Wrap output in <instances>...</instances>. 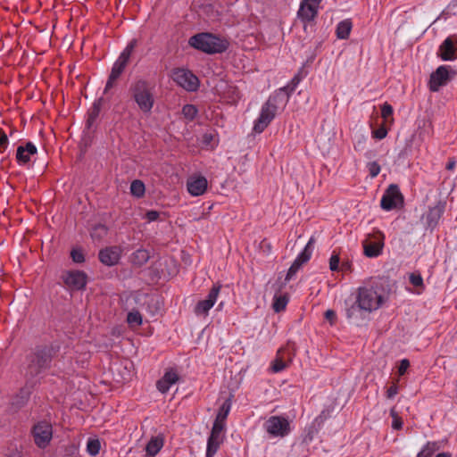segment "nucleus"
Listing matches in <instances>:
<instances>
[{
    "label": "nucleus",
    "mask_w": 457,
    "mask_h": 457,
    "mask_svg": "<svg viewBox=\"0 0 457 457\" xmlns=\"http://www.w3.org/2000/svg\"><path fill=\"white\" fill-rule=\"evenodd\" d=\"M301 77L298 74H295L292 79L288 82V84L285 87H283L287 91H288L289 95H292V93L296 89L297 86L299 85L301 81Z\"/></svg>",
    "instance_id": "obj_37"
},
{
    "label": "nucleus",
    "mask_w": 457,
    "mask_h": 457,
    "mask_svg": "<svg viewBox=\"0 0 457 457\" xmlns=\"http://www.w3.org/2000/svg\"><path fill=\"white\" fill-rule=\"evenodd\" d=\"M373 137L377 139H383L386 137L387 135V130L385 127H380L377 129H375L373 132Z\"/></svg>",
    "instance_id": "obj_48"
},
{
    "label": "nucleus",
    "mask_w": 457,
    "mask_h": 457,
    "mask_svg": "<svg viewBox=\"0 0 457 457\" xmlns=\"http://www.w3.org/2000/svg\"><path fill=\"white\" fill-rule=\"evenodd\" d=\"M456 71L448 65H441L430 75L429 89L437 92L441 87L445 86L454 76Z\"/></svg>",
    "instance_id": "obj_10"
},
{
    "label": "nucleus",
    "mask_w": 457,
    "mask_h": 457,
    "mask_svg": "<svg viewBox=\"0 0 457 457\" xmlns=\"http://www.w3.org/2000/svg\"><path fill=\"white\" fill-rule=\"evenodd\" d=\"M263 428L271 437H284L291 431L288 420L277 415L270 416L264 422Z\"/></svg>",
    "instance_id": "obj_7"
},
{
    "label": "nucleus",
    "mask_w": 457,
    "mask_h": 457,
    "mask_svg": "<svg viewBox=\"0 0 457 457\" xmlns=\"http://www.w3.org/2000/svg\"><path fill=\"white\" fill-rule=\"evenodd\" d=\"M100 262L106 266L116 265L120 259V249L117 246H110L100 250L98 253Z\"/></svg>",
    "instance_id": "obj_21"
},
{
    "label": "nucleus",
    "mask_w": 457,
    "mask_h": 457,
    "mask_svg": "<svg viewBox=\"0 0 457 457\" xmlns=\"http://www.w3.org/2000/svg\"><path fill=\"white\" fill-rule=\"evenodd\" d=\"M64 284L71 290L84 289L87 285V274L81 270H69L62 276Z\"/></svg>",
    "instance_id": "obj_14"
},
{
    "label": "nucleus",
    "mask_w": 457,
    "mask_h": 457,
    "mask_svg": "<svg viewBox=\"0 0 457 457\" xmlns=\"http://www.w3.org/2000/svg\"><path fill=\"white\" fill-rule=\"evenodd\" d=\"M208 440L212 441V442H217V443L222 444L223 440H224V435H219V434L211 432L210 436L208 437Z\"/></svg>",
    "instance_id": "obj_53"
},
{
    "label": "nucleus",
    "mask_w": 457,
    "mask_h": 457,
    "mask_svg": "<svg viewBox=\"0 0 457 457\" xmlns=\"http://www.w3.org/2000/svg\"><path fill=\"white\" fill-rule=\"evenodd\" d=\"M60 351L58 344L37 345L26 355L21 372L24 380L36 385L41 383L46 374L52 369L54 359Z\"/></svg>",
    "instance_id": "obj_1"
},
{
    "label": "nucleus",
    "mask_w": 457,
    "mask_h": 457,
    "mask_svg": "<svg viewBox=\"0 0 457 457\" xmlns=\"http://www.w3.org/2000/svg\"><path fill=\"white\" fill-rule=\"evenodd\" d=\"M445 201H438L435 206L429 208L425 217L427 228L433 231L437 227L445 211Z\"/></svg>",
    "instance_id": "obj_18"
},
{
    "label": "nucleus",
    "mask_w": 457,
    "mask_h": 457,
    "mask_svg": "<svg viewBox=\"0 0 457 457\" xmlns=\"http://www.w3.org/2000/svg\"><path fill=\"white\" fill-rule=\"evenodd\" d=\"M303 2H310V3H313V4H320V1L321 0H303Z\"/></svg>",
    "instance_id": "obj_59"
},
{
    "label": "nucleus",
    "mask_w": 457,
    "mask_h": 457,
    "mask_svg": "<svg viewBox=\"0 0 457 457\" xmlns=\"http://www.w3.org/2000/svg\"><path fill=\"white\" fill-rule=\"evenodd\" d=\"M313 239L311 238L303 250L297 255L295 262H298L301 266L306 263L312 257V250H313Z\"/></svg>",
    "instance_id": "obj_27"
},
{
    "label": "nucleus",
    "mask_w": 457,
    "mask_h": 457,
    "mask_svg": "<svg viewBox=\"0 0 457 457\" xmlns=\"http://www.w3.org/2000/svg\"><path fill=\"white\" fill-rule=\"evenodd\" d=\"M159 216H160L159 212L154 211V210L147 211L145 213V219L147 220L148 222L157 220Z\"/></svg>",
    "instance_id": "obj_50"
},
{
    "label": "nucleus",
    "mask_w": 457,
    "mask_h": 457,
    "mask_svg": "<svg viewBox=\"0 0 457 457\" xmlns=\"http://www.w3.org/2000/svg\"><path fill=\"white\" fill-rule=\"evenodd\" d=\"M339 263H340V258L337 253L333 252V254L331 255L329 259V269L332 271H337L339 269Z\"/></svg>",
    "instance_id": "obj_45"
},
{
    "label": "nucleus",
    "mask_w": 457,
    "mask_h": 457,
    "mask_svg": "<svg viewBox=\"0 0 457 457\" xmlns=\"http://www.w3.org/2000/svg\"><path fill=\"white\" fill-rule=\"evenodd\" d=\"M435 457H452V454L450 453H437Z\"/></svg>",
    "instance_id": "obj_58"
},
{
    "label": "nucleus",
    "mask_w": 457,
    "mask_h": 457,
    "mask_svg": "<svg viewBox=\"0 0 457 457\" xmlns=\"http://www.w3.org/2000/svg\"><path fill=\"white\" fill-rule=\"evenodd\" d=\"M145 184L139 180L135 179L130 184V193L137 198H141L145 195Z\"/></svg>",
    "instance_id": "obj_32"
},
{
    "label": "nucleus",
    "mask_w": 457,
    "mask_h": 457,
    "mask_svg": "<svg viewBox=\"0 0 457 457\" xmlns=\"http://www.w3.org/2000/svg\"><path fill=\"white\" fill-rule=\"evenodd\" d=\"M384 296L372 285H365L357 289L355 301L345 304V316L350 323L361 326L367 314L380 308Z\"/></svg>",
    "instance_id": "obj_2"
},
{
    "label": "nucleus",
    "mask_w": 457,
    "mask_h": 457,
    "mask_svg": "<svg viewBox=\"0 0 457 457\" xmlns=\"http://www.w3.org/2000/svg\"><path fill=\"white\" fill-rule=\"evenodd\" d=\"M378 236L379 238L374 241H365L363 243L364 254L367 257L374 258L381 254L384 246V242L382 234L379 233Z\"/></svg>",
    "instance_id": "obj_23"
},
{
    "label": "nucleus",
    "mask_w": 457,
    "mask_h": 457,
    "mask_svg": "<svg viewBox=\"0 0 457 457\" xmlns=\"http://www.w3.org/2000/svg\"><path fill=\"white\" fill-rule=\"evenodd\" d=\"M410 367V361L409 360L407 359H403L401 361H400V365L398 367V373L400 376H403L407 369Z\"/></svg>",
    "instance_id": "obj_51"
},
{
    "label": "nucleus",
    "mask_w": 457,
    "mask_h": 457,
    "mask_svg": "<svg viewBox=\"0 0 457 457\" xmlns=\"http://www.w3.org/2000/svg\"><path fill=\"white\" fill-rule=\"evenodd\" d=\"M220 443L207 440L206 457H213L220 449Z\"/></svg>",
    "instance_id": "obj_38"
},
{
    "label": "nucleus",
    "mask_w": 457,
    "mask_h": 457,
    "mask_svg": "<svg viewBox=\"0 0 457 457\" xmlns=\"http://www.w3.org/2000/svg\"><path fill=\"white\" fill-rule=\"evenodd\" d=\"M181 112L187 120L193 121L197 116L198 109L195 105L187 104L182 107Z\"/></svg>",
    "instance_id": "obj_34"
},
{
    "label": "nucleus",
    "mask_w": 457,
    "mask_h": 457,
    "mask_svg": "<svg viewBox=\"0 0 457 457\" xmlns=\"http://www.w3.org/2000/svg\"><path fill=\"white\" fill-rule=\"evenodd\" d=\"M324 316L325 319L330 322V324H334L337 320L336 312L333 310H327Z\"/></svg>",
    "instance_id": "obj_52"
},
{
    "label": "nucleus",
    "mask_w": 457,
    "mask_h": 457,
    "mask_svg": "<svg viewBox=\"0 0 457 457\" xmlns=\"http://www.w3.org/2000/svg\"><path fill=\"white\" fill-rule=\"evenodd\" d=\"M137 46V40L136 38L130 40L123 51L120 54L117 60L114 62L111 73L108 77L107 82L104 87V94H106L115 84L117 79L124 72L131 54Z\"/></svg>",
    "instance_id": "obj_5"
},
{
    "label": "nucleus",
    "mask_w": 457,
    "mask_h": 457,
    "mask_svg": "<svg viewBox=\"0 0 457 457\" xmlns=\"http://www.w3.org/2000/svg\"><path fill=\"white\" fill-rule=\"evenodd\" d=\"M71 257L72 261L76 263H82L85 262V256L81 250L73 249L71 252Z\"/></svg>",
    "instance_id": "obj_44"
},
{
    "label": "nucleus",
    "mask_w": 457,
    "mask_h": 457,
    "mask_svg": "<svg viewBox=\"0 0 457 457\" xmlns=\"http://www.w3.org/2000/svg\"><path fill=\"white\" fill-rule=\"evenodd\" d=\"M288 302H289V298L287 295H275L273 297V303H272V308H273L274 312L277 313L283 312L286 309Z\"/></svg>",
    "instance_id": "obj_30"
},
{
    "label": "nucleus",
    "mask_w": 457,
    "mask_h": 457,
    "mask_svg": "<svg viewBox=\"0 0 457 457\" xmlns=\"http://www.w3.org/2000/svg\"><path fill=\"white\" fill-rule=\"evenodd\" d=\"M391 415L393 416L392 428L394 429L399 430L403 428V420L397 415L395 414L394 411H391Z\"/></svg>",
    "instance_id": "obj_49"
},
{
    "label": "nucleus",
    "mask_w": 457,
    "mask_h": 457,
    "mask_svg": "<svg viewBox=\"0 0 457 457\" xmlns=\"http://www.w3.org/2000/svg\"><path fill=\"white\" fill-rule=\"evenodd\" d=\"M188 44L195 49L208 54L224 53L229 46V42L226 38L208 32L192 36Z\"/></svg>",
    "instance_id": "obj_4"
},
{
    "label": "nucleus",
    "mask_w": 457,
    "mask_h": 457,
    "mask_svg": "<svg viewBox=\"0 0 457 457\" xmlns=\"http://www.w3.org/2000/svg\"><path fill=\"white\" fill-rule=\"evenodd\" d=\"M203 144L206 146L213 147L216 145L215 136L212 133L204 134Z\"/></svg>",
    "instance_id": "obj_46"
},
{
    "label": "nucleus",
    "mask_w": 457,
    "mask_h": 457,
    "mask_svg": "<svg viewBox=\"0 0 457 457\" xmlns=\"http://www.w3.org/2000/svg\"><path fill=\"white\" fill-rule=\"evenodd\" d=\"M221 286L219 284L213 285L208 293L205 299L200 300L195 306L194 312L196 316L206 317L209 311L213 307L218 300Z\"/></svg>",
    "instance_id": "obj_13"
},
{
    "label": "nucleus",
    "mask_w": 457,
    "mask_h": 457,
    "mask_svg": "<svg viewBox=\"0 0 457 457\" xmlns=\"http://www.w3.org/2000/svg\"><path fill=\"white\" fill-rule=\"evenodd\" d=\"M301 267L302 266L298 262H295L294 261V262L292 263V265L288 269V271L287 273L285 280L287 282L291 280L293 278V277L297 273V271L301 269Z\"/></svg>",
    "instance_id": "obj_43"
},
{
    "label": "nucleus",
    "mask_w": 457,
    "mask_h": 457,
    "mask_svg": "<svg viewBox=\"0 0 457 457\" xmlns=\"http://www.w3.org/2000/svg\"><path fill=\"white\" fill-rule=\"evenodd\" d=\"M378 173H370V176H371V178L373 179V178L377 177V175H378Z\"/></svg>",
    "instance_id": "obj_61"
},
{
    "label": "nucleus",
    "mask_w": 457,
    "mask_h": 457,
    "mask_svg": "<svg viewBox=\"0 0 457 457\" xmlns=\"http://www.w3.org/2000/svg\"><path fill=\"white\" fill-rule=\"evenodd\" d=\"M5 457H24V455L21 450L15 447L13 449H10L5 454Z\"/></svg>",
    "instance_id": "obj_54"
},
{
    "label": "nucleus",
    "mask_w": 457,
    "mask_h": 457,
    "mask_svg": "<svg viewBox=\"0 0 457 457\" xmlns=\"http://www.w3.org/2000/svg\"><path fill=\"white\" fill-rule=\"evenodd\" d=\"M104 98L99 97L93 103L92 106L87 112V119L86 122V129H91L96 123V120L99 117L103 104Z\"/></svg>",
    "instance_id": "obj_24"
},
{
    "label": "nucleus",
    "mask_w": 457,
    "mask_h": 457,
    "mask_svg": "<svg viewBox=\"0 0 457 457\" xmlns=\"http://www.w3.org/2000/svg\"><path fill=\"white\" fill-rule=\"evenodd\" d=\"M16 162L20 166L27 169L34 168V163L38 159V151L31 141H21L16 149Z\"/></svg>",
    "instance_id": "obj_6"
},
{
    "label": "nucleus",
    "mask_w": 457,
    "mask_h": 457,
    "mask_svg": "<svg viewBox=\"0 0 457 457\" xmlns=\"http://www.w3.org/2000/svg\"><path fill=\"white\" fill-rule=\"evenodd\" d=\"M127 322L129 326H140L143 322L142 315L137 310H132L127 315Z\"/></svg>",
    "instance_id": "obj_35"
},
{
    "label": "nucleus",
    "mask_w": 457,
    "mask_h": 457,
    "mask_svg": "<svg viewBox=\"0 0 457 457\" xmlns=\"http://www.w3.org/2000/svg\"><path fill=\"white\" fill-rule=\"evenodd\" d=\"M398 393V387L397 386L395 385H393L391 386L387 390H386V397L391 399V398H394Z\"/></svg>",
    "instance_id": "obj_55"
},
{
    "label": "nucleus",
    "mask_w": 457,
    "mask_h": 457,
    "mask_svg": "<svg viewBox=\"0 0 457 457\" xmlns=\"http://www.w3.org/2000/svg\"><path fill=\"white\" fill-rule=\"evenodd\" d=\"M455 161L453 159H449L446 165H445V169L448 170H453L454 167H455Z\"/></svg>",
    "instance_id": "obj_57"
},
{
    "label": "nucleus",
    "mask_w": 457,
    "mask_h": 457,
    "mask_svg": "<svg viewBox=\"0 0 457 457\" xmlns=\"http://www.w3.org/2000/svg\"><path fill=\"white\" fill-rule=\"evenodd\" d=\"M224 429H225V423L214 420L211 432L219 434V435H224L223 434Z\"/></svg>",
    "instance_id": "obj_47"
},
{
    "label": "nucleus",
    "mask_w": 457,
    "mask_h": 457,
    "mask_svg": "<svg viewBox=\"0 0 457 457\" xmlns=\"http://www.w3.org/2000/svg\"><path fill=\"white\" fill-rule=\"evenodd\" d=\"M231 409V400L227 399L220 407L218 413L216 415L215 421L225 423L227 417Z\"/></svg>",
    "instance_id": "obj_31"
},
{
    "label": "nucleus",
    "mask_w": 457,
    "mask_h": 457,
    "mask_svg": "<svg viewBox=\"0 0 457 457\" xmlns=\"http://www.w3.org/2000/svg\"><path fill=\"white\" fill-rule=\"evenodd\" d=\"M403 204V196L396 184H391L385 191L380 206L385 211H391Z\"/></svg>",
    "instance_id": "obj_12"
},
{
    "label": "nucleus",
    "mask_w": 457,
    "mask_h": 457,
    "mask_svg": "<svg viewBox=\"0 0 457 457\" xmlns=\"http://www.w3.org/2000/svg\"><path fill=\"white\" fill-rule=\"evenodd\" d=\"M108 234V228L106 225L98 223L90 230V237L94 241H101Z\"/></svg>",
    "instance_id": "obj_28"
},
{
    "label": "nucleus",
    "mask_w": 457,
    "mask_h": 457,
    "mask_svg": "<svg viewBox=\"0 0 457 457\" xmlns=\"http://www.w3.org/2000/svg\"><path fill=\"white\" fill-rule=\"evenodd\" d=\"M368 171H380V166L377 162H370L367 163Z\"/></svg>",
    "instance_id": "obj_56"
},
{
    "label": "nucleus",
    "mask_w": 457,
    "mask_h": 457,
    "mask_svg": "<svg viewBox=\"0 0 457 457\" xmlns=\"http://www.w3.org/2000/svg\"><path fill=\"white\" fill-rule=\"evenodd\" d=\"M173 80L185 90L194 92L198 89L199 79L190 71L178 68L172 72Z\"/></svg>",
    "instance_id": "obj_11"
},
{
    "label": "nucleus",
    "mask_w": 457,
    "mask_h": 457,
    "mask_svg": "<svg viewBox=\"0 0 457 457\" xmlns=\"http://www.w3.org/2000/svg\"><path fill=\"white\" fill-rule=\"evenodd\" d=\"M150 259V253L145 249H137L132 253L131 260L134 265L138 267L145 264Z\"/></svg>",
    "instance_id": "obj_25"
},
{
    "label": "nucleus",
    "mask_w": 457,
    "mask_h": 457,
    "mask_svg": "<svg viewBox=\"0 0 457 457\" xmlns=\"http://www.w3.org/2000/svg\"><path fill=\"white\" fill-rule=\"evenodd\" d=\"M318 4L310 2H302L300 8L297 12L298 18L304 23V29H306V23L312 21L318 14Z\"/></svg>",
    "instance_id": "obj_19"
},
{
    "label": "nucleus",
    "mask_w": 457,
    "mask_h": 457,
    "mask_svg": "<svg viewBox=\"0 0 457 457\" xmlns=\"http://www.w3.org/2000/svg\"><path fill=\"white\" fill-rule=\"evenodd\" d=\"M394 109L391 104L385 103L381 106V116L385 120V121H387L389 118L393 115Z\"/></svg>",
    "instance_id": "obj_40"
},
{
    "label": "nucleus",
    "mask_w": 457,
    "mask_h": 457,
    "mask_svg": "<svg viewBox=\"0 0 457 457\" xmlns=\"http://www.w3.org/2000/svg\"><path fill=\"white\" fill-rule=\"evenodd\" d=\"M290 96L288 91L281 87L269 97L266 104L274 108L277 112L279 107H285L287 105Z\"/></svg>",
    "instance_id": "obj_22"
},
{
    "label": "nucleus",
    "mask_w": 457,
    "mask_h": 457,
    "mask_svg": "<svg viewBox=\"0 0 457 457\" xmlns=\"http://www.w3.org/2000/svg\"><path fill=\"white\" fill-rule=\"evenodd\" d=\"M31 435L35 445L38 448H46L53 438V428L51 423L46 420H40L37 422L31 428Z\"/></svg>",
    "instance_id": "obj_8"
},
{
    "label": "nucleus",
    "mask_w": 457,
    "mask_h": 457,
    "mask_svg": "<svg viewBox=\"0 0 457 457\" xmlns=\"http://www.w3.org/2000/svg\"><path fill=\"white\" fill-rule=\"evenodd\" d=\"M352 29V22L350 20H344L337 25L336 34L339 39H346L349 37Z\"/></svg>",
    "instance_id": "obj_26"
},
{
    "label": "nucleus",
    "mask_w": 457,
    "mask_h": 457,
    "mask_svg": "<svg viewBox=\"0 0 457 457\" xmlns=\"http://www.w3.org/2000/svg\"><path fill=\"white\" fill-rule=\"evenodd\" d=\"M342 266H343V269H346V267H348V264L343 263Z\"/></svg>",
    "instance_id": "obj_62"
},
{
    "label": "nucleus",
    "mask_w": 457,
    "mask_h": 457,
    "mask_svg": "<svg viewBox=\"0 0 457 457\" xmlns=\"http://www.w3.org/2000/svg\"><path fill=\"white\" fill-rule=\"evenodd\" d=\"M276 113V110L265 103L262 106L259 117L254 121L253 131L262 133L275 118Z\"/></svg>",
    "instance_id": "obj_17"
},
{
    "label": "nucleus",
    "mask_w": 457,
    "mask_h": 457,
    "mask_svg": "<svg viewBox=\"0 0 457 457\" xmlns=\"http://www.w3.org/2000/svg\"><path fill=\"white\" fill-rule=\"evenodd\" d=\"M163 445L162 439L159 437H153L151 440L147 443L145 446L146 453L152 457L155 456L160 450L162 449Z\"/></svg>",
    "instance_id": "obj_29"
},
{
    "label": "nucleus",
    "mask_w": 457,
    "mask_h": 457,
    "mask_svg": "<svg viewBox=\"0 0 457 457\" xmlns=\"http://www.w3.org/2000/svg\"><path fill=\"white\" fill-rule=\"evenodd\" d=\"M439 449L436 442H428L416 457H432V455Z\"/></svg>",
    "instance_id": "obj_33"
},
{
    "label": "nucleus",
    "mask_w": 457,
    "mask_h": 457,
    "mask_svg": "<svg viewBox=\"0 0 457 457\" xmlns=\"http://www.w3.org/2000/svg\"><path fill=\"white\" fill-rule=\"evenodd\" d=\"M287 367V364L286 361H284L282 359L277 358L271 364V370L274 373H278L284 370Z\"/></svg>",
    "instance_id": "obj_39"
},
{
    "label": "nucleus",
    "mask_w": 457,
    "mask_h": 457,
    "mask_svg": "<svg viewBox=\"0 0 457 457\" xmlns=\"http://www.w3.org/2000/svg\"><path fill=\"white\" fill-rule=\"evenodd\" d=\"M101 443L97 438H89L87 444V451L89 455L96 456L99 453Z\"/></svg>",
    "instance_id": "obj_36"
},
{
    "label": "nucleus",
    "mask_w": 457,
    "mask_h": 457,
    "mask_svg": "<svg viewBox=\"0 0 457 457\" xmlns=\"http://www.w3.org/2000/svg\"><path fill=\"white\" fill-rule=\"evenodd\" d=\"M154 86L145 79H137L131 82L129 93L143 113H150L154 104Z\"/></svg>",
    "instance_id": "obj_3"
},
{
    "label": "nucleus",
    "mask_w": 457,
    "mask_h": 457,
    "mask_svg": "<svg viewBox=\"0 0 457 457\" xmlns=\"http://www.w3.org/2000/svg\"><path fill=\"white\" fill-rule=\"evenodd\" d=\"M437 55L443 61H454L457 59V36L447 37L440 45Z\"/></svg>",
    "instance_id": "obj_15"
},
{
    "label": "nucleus",
    "mask_w": 457,
    "mask_h": 457,
    "mask_svg": "<svg viewBox=\"0 0 457 457\" xmlns=\"http://www.w3.org/2000/svg\"><path fill=\"white\" fill-rule=\"evenodd\" d=\"M179 380V376L174 369H169L164 375L156 382V387L162 394H166L171 386Z\"/></svg>",
    "instance_id": "obj_20"
},
{
    "label": "nucleus",
    "mask_w": 457,
    "mask_h": 457,
    "mask_svg": "<svg viewBox=\"0 0 457 457\" xmlns=\"http://www.w3.org/2000/svg\"><path fill=\"white\" fill-rule=\"evenodd\" d=\"M409 280L410 283L416 287H423V278L420 273H411Z\"/></svg>",
    "instance_id": "obj_42"
},
{
    "label": "nucleus",
    "mask_w": 457,
    "mask_h": 457,
    "mask_svg": "<svg viewBox=\"0 0 457 457\" xmlns=\"http://www.w3.org/2000/svg\"><path fill=\"white\" fill-rule=\"evenodd\" d=\"M208 187L206 178L201 176L200 173H194L187 179V189L192 196L203 195Z\"/></svg>",
    "instance_id": "obj_16"
},
{
    "label": "nucleus",
    "mask_w": 457,
    "mask_h": 457,
    "mask_svg": "<svg viewBox=\"0 0 457 457\" xmlns=\"http://www.w3.org/2000/svg\"><path fill=\"white\" fill-rule=\"evenodd\" d=\"M47 167V162H43L42 163V166H37V169H43V170H46Z\"/></svg>",
    "instance_id": "obj_60"
},
{
    "label": "nucleus",
    "mask_w": 457,
    "mask_h": 457,
    "mask_svg": "<svg viewBox=\"0 0 457 457\" xmlns=\"http://www.w3.org/2000/svg\"><path fill=\"white\" fill-rule=\"evenodd\" d=\"M9 145V138L6 133L0 129V154H3Z\"/></svg>",
    "instance_id": "obj_41"
},
{
    "label": "nucleus",
    "mask_w": 457,
    "mask_h": 457,
    "mask_svg": "<svg viewBox=\"0 0 457 457\" xmlns=\"http://www.w3.org/2000/svg\"><path fill=\"white\" fill-rule=\"evenodd\" d=\"M37 385L25 380L24 386L12 397L10 401V410L12 412H18L29 403L33 390Z\"/></svg>",
    "instance_id": "obj_9"
}]
</instances>
